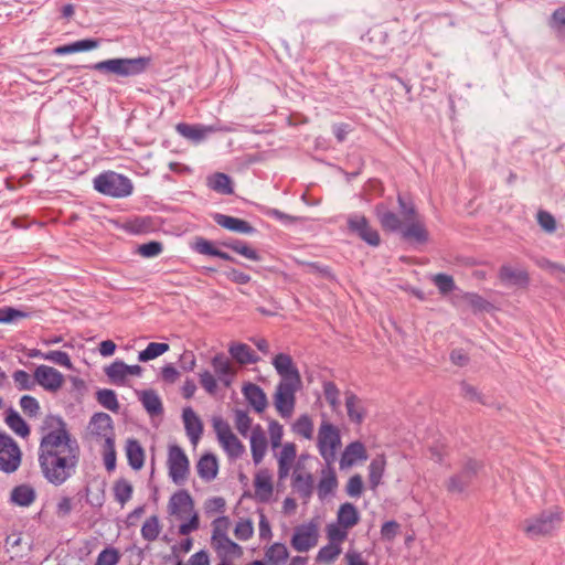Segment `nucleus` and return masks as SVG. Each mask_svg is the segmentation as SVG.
Here are the masks:
<instances>
[{"label":"nucleus","instance_id":"1","mask_svg":"<svg viewBox=\"0 0 565 565\" xmlns=\"http://www.w3.org/2000/svg\"><path fill=\"white\" fill-rule=\"evenodd\" d=\"M45 424L51 430L43 434L38 460L44 479L55 486L64 484L77 470L81 448L60 416H49Z\"/></svg>","mask_w":565,"mask_h":565},{"label":"nucleus","instance_id":"2","mask_svg":"<svg viewBox=\"0 0 565 565\" xmlns=\"http://www.w3.org/2000/svg\"><path fill=\"white\" fill-rule=\"evenodd\" d=\"M150 62L151 58L148 56H139L135 58H109L97 62L90 65L89 68L100 73L128 77L142 74L150 65Z\"/></svg>","mask_w":565,"mask_h":565},{"label":"nucleus","instance_id":"3","mask_svg":"<svg viewBox=\"0 0 565 565\" xmlns=\"http://www.w3.org/2000/svg\"><path fill=\"white\" fill-rule=\"evenodd\" d=\"M309 455H301L289 467L290 487L295 494L308 501L315 490V478L312 468L309 466Z\"/></svg>","mask_w":565,"mask_h":565},{"label":"nucleus","instance_id":"4","mask_svg":"<svg viewBox=\"0 0 565 565\" xmlns=\"http://www.w3.org/2000/svg\"><path fill=\"white\" fill-rule=\"evenodd\" d=\"M563 520L559 508L542 511L537 515L526 519L523 523V533L530 539L552 536Z\"/></svg>","mask_w":565,"mask_h":565},{"label":"nucleus","instance_id":"5","mask_svg":"<svg viewBox=\"0 0 565 565\" xmlns=\"http://www.w3.org/2000/svg\"><path fill=\"white\" fill-rule=\"evenodd\" d=\"M341 445L339 428L329 420H322L318 427L317 449L324 463H334Z\"/></svg>","mask_w":565,"mask_h":565},{"label":"nucleus","instance_id":"6","mask_svg":"<svg viewBox=\"0 0 565 565\" xmlns=\"http://www.w3.org/2000/svg\"><path fill=\"white\" fill-rule=\"evenodd\" d=\"M94 188L97 192L111 198H127L134 191L131 180L115 171H106L94 179Z\"/></svg>","mask_w":565,"mask_h":565},{"label":"nucleus","instance_id":"7","mask_svg":"<svg viewBox=\"0 0 565 565\" xmlns=\"http://www.w3.org/2000/svg\"><path fill=\"white\" fill-rule=\"evenodd\" d=\"M167 465L171 481L177 486H183L190 473V461L180 446H169Z\"/></svg>","mask_w":565,"mask_h":565},{"label":"nucleus","instance_id":"8","mask_svg":"<svg viewBox=\"0 0 565 565\" xmlns=\"http://www.w3.org/2000/svg\"><path fill=\"white\" fill-rule=\"evenodd\" d=\"M303 387L297 366L290 356L285 355V417L291 415L296 405V393Z\"/></svg>","mask_w":565,"mask_h":565},{"label":"nucleus","instance_id":"9","mask_svg":"<svg viewBox=\"0 0 565 565\" xmlns=\"http://www.w3.org/2000/svg\"><path fill=\"white\" fill-rule=\"evenodd\" d=\"M22 459V452L14 439L0 430V471L10 475L15 472Z\"/></svg>","mask_w":565,"mask_h":565},{"label":"nucleus","instance_id":"10","mask_svg":"<svg viewBox=\"0 0 565 565\" xmlns=\"http://www.w3.org/2000/svg\"><path fill=\"white\" fill-rule=\"evenodd\" d=\"M213 429L224 450L231 458H238L244 452V446L239 439L233 434L228 423L222 417L213 418Z\"/></svg>","mask_w":565,"mask_h":565},{"label":"nucleus","instance_id":"11","mask_svg":"<svg viewBox=\"0 0 565 565\" xmlns=\"http://www.w3.org/2000/svg\"><path fill=\"white\" fill-rule=\"evenodd\" d=\"M318 539L319 521L312 519L295 527L290 543L296 551L307 552L316 546Z\"/></svg>","mask_w":565,"mask_h":565},{"label":"nucleus","instance_id":"12","mask_svg":"<svg viewBox=\"0 0 565 565\" xmlns=\"http://www.w3.org/2000/svg\"><path fill=\"white\" fill-rule=\"evenodd\" d=\"M339 488V480L333 463H324L319 473L316 487L317 497L320 501L333 498Z\"/></svg>","mask_w":565,"mask_h":565},{"label":"nucleus","instance_id":"13","mask_svg":"<svg viewBox=\"0 0 565 565\" xmlns=\"http://www.w3.org/2000/svg\"><path fill=\"white\" fill-rule=\"evenodd\" d=\"M34 377L36 384L47 392H57L64 383V375L49 365H39L34 371Z\"/></svg>","mask_w":565,"mask_h":565},{"label":"nucleus","instance_id":"14","mask_svg":"<svg viewBox=\"0 0 565 565\" xmlns=\"http://www.w3.org/2000/svg\"><path fill=\"white\" fill-rule=\"evenodd\" d=\"M89 433L97 439L115 440L114 424L111 417L103 412L95 413L88 424Z\"/></svg>","mask_w":565,"mask_h":565},{"label":"nucleus","instance_id":"15","mask_svg":"<svg viewBox=\"0 0 565 565\" xmlns=\"http://www.w3.org/2000/svg\"><path fill=\"white\" fill-rule=\"evenodd\" d=\"M367 459V451L363 443L355 440L352 443H349L339 460V467L341 470H347L352 468L353 466H356L359 463L364 462Z\"/></svg>","mask_w":565,"mask_h":565},{"label":"nucleus","instance_id":"16","mask_svg":"<svg viewBox=\"0 0 565 565\" xmlns=\"http://www.w3.org/2000/svg\"><path fill=\"white\" fill-rule=\"evenodd\" d=\"M348 227L351 232L356 233L365 243L371 246L380 244V235L376 230L372 228L369 221L363 215H352L348 220Z\"/></svg>","mask_w":565,"mask_h":565},{"label":"nucleus","instance_id":"17","mask_svg":"<svg viewBox=\"0 0 565 565\" xmlns=\"http://www.w3.org/2000/svg\"><path fill=\"white\" fill-rule=\"evenodd\" d=\"M344 406L352 424L361 425L367 416L365 402L352 391L344 392Z\"/></svg>","mask_w":565,"mask_h":565},{"label":"nucleus","instance_id":"18","mask_svg":"<svg viewBox=\"0 0 565 565\" xmlns=\"http://www.w3.org/2000/svg\"><path fill=\"white\" fill-rule=\"evenodd\" d=\"M175 130L182 137L194 142H200L207 136V134L216 131H230L231 129L218 126H202L180 122L177 125Z\"/></svg>","mask_w":565,"mask_h":565},{"label":"nucleus","instance_id":"19","mask_svg":"<svg viewBox=\"0 0 565 565\" xmlns=\"http://www.w3.org/2000/svg\"><path fill=\"white\" fill-rule=\"evenodd\" d=\"M213 221L218 226L234 233L253 235L257 232V230L252 226L249 222L231 215L215 213L213 214Z\"/></svg>","mask_w":565,"mask_h":565},{"label":"nucleus","instance_id":"20","mask_svg":"<svg viewBox=\"0 0 565 565\" xmlns=\"http://www.w3.org/2000/svg\"><path fill=\"white\" fill-rule=\"evenodd\" d=\"M193 500L186 490H179L173 493L168 503L170 514L179 519L193 512Z\"/></svg>","mask_w":565,"mask_h":565},{"label":"nucleus","instance_id":"21","mask_svg":"<svg viewBox=\"0 0 565 565\" xmlns=\"http://www.w3.org/2000/svg\"><path fill=\"white\" fill-rule=\"evenodd\" d=\"M182 418L186 435L191 443L195 445L202 436L203 424L191 407H185L183 409Z\"/></svg>","mask_w":565,"mask_h":565},{"label":"nucleus","instance_id":"22","mask_svg":"<svg viewBox=\"0 0 565 565\" xmlns=\"http://www.w3.org/2000/svg\"><path fill=\"white\" fill-rule=\"evenodd\" d=\"M36 500L35 489L28 483L15 486L10 492V502L14 505L28 508Z\"/></svg>","mask_w":565,"mask_h":565},{"label":"nucleus","instance_id":"23","mask_svg":"<svg viewBox=\"0 0 565 565\" xmlns=\"http://www.w3.org/2000/svg\"><path fill=\"white\" fill-rule=\"evenodd\" d=\"M387 460L381 454L374 457L367 466L369 484L372 490H376L382 483L383 477L386 471Z\"/></svg>","mask_w":565,"mask_h":565},{"label":"nucleus","instance_id":"24","mask_svg":"<svg viewBox=\"0 0 565 565\" xmlns=\"http://www.w3.org/2000/svg\"><path fill=\"white\" fill-rule=\"evenodd\" d=\"M196 470L202 480L206 482L214 480L218 471L216 457L212 454L203 455L196 463Z\"/></svg>","mask_w":565,"mask_h":565},{"label":"nucleus","instance_id":"25","mask_svg":"<svg viewBox=\"0 0 565 565\" xmlns=\"http://www.w3.org/2000/svg\"><path fill=\"white\" fill-rule=\"evenodd\" d=\"M290 430L299 438L311 440L315 433V425L311 416L308 414H301L290 424Z\"/></svg>","mask_w":565,"mask_h":565},{"label":"nucleus","instance_id":"26","mask_svg":"<svg viewBox=\"0 0 565 565\" xmlns=\"http://www.w3.org/2000/svg\"><path fill=\"white\" fill-rule=\"evenodd\" d=\"M212 545L221 559L228 557H241L243 554L242 547L232 541L230 537H223L222 540L213 541Z\"/></svg>","mask_w":565,"mask_h":565},{"label":"nucleus","instance_id":"27","mask_svg":"<svg viewBox=\"0 0 565 565\" xmlns=\"http://www.w3.org/2000/svg\"><path fill=\"white\" fill-rule=\"evenodd\" d=\"M243 393L247 402L257 413H260L265 409L267 405V398L258 385L248 383L243 387Z\"/></svg>","mask_w":565,"mask_h":565},{"label":"nucleus","instance_id":"28","mask_svg":"<svg viewBox=\"0 0 565 565\" xmlns=\"http://www.w3.org/2000/svg\"><path fill=\"white\" fill-rule=\"evenodd\" d=\"M212 366L220 382L225 386H230L234 376L231 363L223 354H216L212 359Z\"/></svg>","mask_w":565,"mask_h":565},{"label":"nucleus","instance_id":"29","mask_svg":"<svg viewBox=\"0 0 565 565\" xmlns=\"http://www.w3.org/2000/svg\"><path fill=\"white\" fill-rule=\"evenodd\" d=\"M360 521V513L356 507L351 502H344L340 504L338 512H337V520L335 522L352 529Z\"/></svg>","mask_w":565,"mask_h":565},{"label":"nucleus","instance_id":"30","mask_svg":"<svg viewBox=\"0 0 565 565\" xmlns=\"http://www.w3.org/2000/svg\"><path fill=\"white\" fill-rule=\"evenodd\" d=\"M126 454L129 466L134 470H140L145 462V451L137 439L127 440Z\"/></svg>","mask_w":565,"mask_h":565},{"label":"nucleus","instance_id":"31","mask_svg":"<svg viewBox=\"0 0 565 565\" xmlns=\"http://www.w3.org/2000/svg\"><path fill=\"white\" fill-rule=\"evenodd\" d=\"M207 185L211 190L223 195H230L234 192L232 179L222 172L209 177Z\"/></svg>","mask_w":565,"mask_h":565},{"label":"nucleus","instance_id":"32","mask_svg":"<svg viewBox=\"0 0 565 565\" xmlns=\"http://www.w3.org/2000/svg\"><path fill=\"white\" fill-rule=\"evenodd\" d=\"M342 553V546L328 541L321 546L316 555V562L322 565L333 564Z\"/></svg>","mask_w":565,"mask_h":565},{"label":"nucleus","instance_id":"33","mask_svg":"<svg viewBox=\"0 0 565 565\" xmlns=\"http://www.w3.org/2000/svg\"><path fill=\"white\" fill-rule=\"evenodd\" d=\"M140 402L147 413L151 416H158L163 413L162 402L159 395L152 390L142 391Z\"/></svg>","mask_w":565,"mask_h":565},{"label":"nucleus","instance_id":"34","mask_svg":"<svg viewBox=\"0 0 565 565\" xmlns=\"http://www.w3.org/2000/svg\"><path fill=\"white\" fill-rule=\"evenodd\" d=\"M256 497L265 502L273 494V483L269 475L265 472L257 473L254 481Z\"/></svg>","mask_w":565,"mask_h":565},{"label":"nucleus","instance_id":"35","mask_svg":"<svg viewBox=\"0 0 565 565\" xmlns=\"http://www.w3.org/2000/svg\"><path fill=\"white\" fill-rule=\"evenodd\" d=\"M499 278L507 285H526L527 274L524 270H515L510 266H502L499 270Z\"/></svg>","mask_w":565,"mask_h":565},{"label":"nucleus","instance_id":"36","mask_svg":"<svg viewBox=\"0 0 565 565\" xmlns=\"http://www.w3.org/2000/svg\"><path fill=\"white\" fill-rule=\"evenodd\" d=\"M230 353L239 364H252L258 361L254 351L245 343L233 344L230 348Z\"/></svg>","mask_w":565,"mask_h":565},{"label":"nucleus","instance_id":"37","mask_svg":"<svg viewBox=\"0 0 565 565\" xmlns=\"http://www.w3.org/2000/svg\"><path fill=\"white\" fill-rule=\"evenodd\" d=\"M6 423L17 435L21 437H28L30 435V427L25 423V420L20 416V414L10 408L7 412Z\"/></svg>","mask_w":565,"mask_h":565},{"label":"nucleus","instance_id":"38","mask_svg":"<svg viewBox=\"0 0 565 565\" xmlns=\"http://www.w3.org/2000/svg\"><path fill=\"white\" fill-rule=\"evenodd\" d=\"M403 237L413 243L423 244L428 241V232L420 222L411 223L404 231Z\"/></svg>","mask_w":565,"mask_h":565},{"label":"nucleus","instance_id":"39","mask_svg":"<svg viewBox=\"0 0 565 565\" xmlns=\"http://www.w3.org/2000/svg\"><path fill=\"white\" fill-rule=\"evenodd\" d=\"M115 500L122 507L131 499L132 484L125 478L118 479L113 487Z\"/></svg>","mask_w":565,"mask_h":565},{"label":"nucleus","instance_id":"40","mask_svg":"<svg viewBox=\"0 0 565 565\" xmlns=\"http://www.w3.org/2000/svg\"><path fill=\"white\" fill-rule=\"evenodd\" d=\"M273 363L277 373L280 375V380L275 388L274 405L279 415L282 416V352L275 355Z\"/></svg>","mask_w":565,"mask_h":565},{"label":"nucleus","instance_id":"41","mask_svg":"<svg viewBox=\"0 0 565 565\" xmlns=\"http://www.w3.org/2000/svg\"><path fill=\"white\" fill-rule=\"evenodd\" d=\"M126 363L121 360H116L105 367V374L109 381L115 385H124L126 382Z\"/></svg>","mask_w":565,"mask_h":565},{"label":"nucleus","instance_id":"42","mask_svg":"<svg viewBox=\"0 0 565 565\" xmlns=\"http://www.w3.org/2000/svg\"><path fill=\"white\" fill-rule=\"evenodd\" d=\"M376 216L385 231L396 232L401 228L398 216L391 211H383V206H376Z\"/></svg>","mask_w":565,"mask_h":565},{"label":"nucleus","instance_id":"43","mask_svg":"<svg viewBox=\"0 0 565 565\" xmlns=\"http://www.w3.org/2000/svg\"><path fill=\"white\" fill-rule=\"evenodd\" d=\"M349 530V527L334 521L327 525L326 535L329 542L342 546V543L348 539Z\"/></svg>","mask_w":565,"mask_h":565},{"label":"nucleus","instance_id":"44","mask_svg":"<svg viewBox=\"0 0 565 565\" xmlns=\"http://www.w3.org/2000/svg\"><path fill=\"white\" fill-rule=\"evenodd\" d=\"M97 402L106 409L117 413L119 411V403L117 395L113 390L102 388L96 392Z\"/></svg>","mask_w":565,"mask_h":565},{"label":"nucleus","instance_id":"45","mask_svg":"<svg viewBox=\"0 0 565 565\" xmlns=\"http://www.w3.org/2000/svg\"><path fill=\"white\" fill-rule=\"evenodd\" d=\"M169 351V344L164 342H150L147 348L139 352L138 360L147 362Z\"/></svg>","mask_w":565,"mask_h":565},{"label":"nucleus","instance_id":"46","mask_svg":"<svg viewBox=\"0 0 565 565\" xmlns=\"http://www.w3.org/2000/svg\"><path fill=\"white\" fill-rule=\"evenodd\" d=\"M161 526L157 515L149 516L141 526V536L149 542L156 541L160 534Z\"/></svg>","mask_w":565,"mask_h":565},{"label":"nucleus","instance_id":"47","mask_svg":"<svg viewBox=\"0 0 565 565\" xmlns=\"http://www.w3.org/2000/svg\"><path fill=\"white\" fill-rule=\"evenodd\" d=\"M267 440L263 434L253 433L250 436L252 456L256 463H258L266 451Z\"/></svg>","mask_w":565,"mask_h":565},{"label":"nucleus","instance_id":"48","mask_svg":"<svg viewBox=\"0 0 565 565\" xmlns=\"http://www.w3.org/2000/svg\"><path fill=\"white\" fill-rule=\"evenodd\" d=\"M462 299L476 312L489 311L492 309V305L476 292H466L462 295Z\"/></svg>","mask_w":565,"mask_h":565},{"label":"nucleus","instance_id":"49","mask_svg":"<svg viewBox=\"0 0 565 565\" xmlns=\"http://www.w3.org/2000/svg\"><path fill=\"white\" fill-rule=\"evenodd\" d=\"M323 395L330 407L335 411L340 406V391L338 386L331 382L326 381L322 384Z\"/></svg>","mask_w":565,"mask_h":565},{"label":"nucleus","instance_id":"50","mask_svg":"<svg viewBox=\"0 0 565 565\" xmlns=\"http://www.w3.org/2000/svg\"><path fill=\"white\" fill-rule=\"evenodd\" d=\"M30 313L13 307H1L0 308V323H11L19 319L29 318Z\"/></svg>","mask_w":565,"mask_h":565},{"label":"nucleus","instance_id":"51","mask_svg":"<svg viewBox=\"0 0 565 565\" xmlns=\"http://www.w3.org/2000/svg\"><path fill=\"white\" fill-rule=\"evenodd\" d=\"M42 359L51 361L52 363L57 364L60 366H65L70 370L73 369L70 355L61 350L47 351L45 352V354L42 355Z\"/></svg>","mask_w":565,"mask_h":565},{"label":"nucleus","instance_id":"52","mask_svg":"<svg viewBox=\"0 0 565 565\" xmlns=\"http://www.w3.org/2000/svg\"><path fill=\"white\" fill-rule=\"evenodd\" d=\"M364 491V483L361 475L351 476L345 484V493L350 498H360Z\"/></svg>","mask_w":565,"mask_h":565},{"label":"nucleus","instance_id":"53","mask_svg":"<svg viewBox=\"0 0 565 565\" xmlns=\"http://www.w3.org/2000/svg\"><path fill=\"white\" fill-rule=\"evenodd\" d=\"M12 377L19 391H30L36 384L35 377L23 370L15 371Z\"/></svg>","mask_w":565,"mask_h":565},{"label":"nucleus","instance_id":"54","mask_svg":"<svg viewBox=\"0 0 565 565\" xmlns=\"http://www.w3.org/2000/svg\"><path fill=\"white\" fill-rule=\"evenodd\" d=\"M120 554L115 547L104 548L97 556L95 565H117Z\"/></svg>","mask_w":565,"mask_h":565},{"label":"nucleus","instance_id":"55","mask_svg":"<svg viewBox=\"0 0 565 565\" xmlns=\"http://www.w3.org/2000/svg\"><path fill=\"white\" fill-rule=\"evenodd\" d=\"M230 519L227 516H218L216 518L212 525H213V532H212V542L222 540L223 537L227 536V531L230 527Z\"/></svg>","mask_w":565,"mask_h":565},{"label":"nucleus","instance_id":"56","mask_svg":"<svg viewBox=\"0 0 565 565\" xmlns=\"http://www.w3.org/2000/svg\"><path fill=\"white\" fill-rule=\"evenodd\" d=\"M20 407L23 413L30 417H35L40 411V404L38 399L31 395H23L20 398Z\"/></svg>","mask_w":565,"mask_h":565},{"label":"nucleus","instance_id":"57","mask_svg":"<svg viewBox=\"0 0 565 565\" xmlns=\"http://www.w3.org/2000/svg\"><path fill=\"white\" fill-rule=\"evenodd\" d=\"M536 220L546 233H554L556 231L555 217L550 212L540 210L536 214Z\"/></svg>","mask_w":565,"mask_h":565},{"label":"nucleus","instance_id":"58","mask_svg":"<svg viewBox=\"0 0 565 565\" xmlns=\"http://www.w3.org/2000/svg\"><path fill=\"white\" fill-rule=\"evenodd\" d=\"M104 463L108 471L116 467L115 440L108 439L107 443H104Z\"/></svg>","mask_w":565,"mask_h":565},{"label":"nucleus","instance_id":"59","mask_svg":"<svg viewBox=\"0 0 565 565\" xmlns=\"http://www.w3.org/2000/svg\"><path fill=\"white\" fill-rule=\"evenodd\" d=\"M193 250L201 255L215 256L217 248L206 238L196 237L193 243Z\"/></svg>","mask_w":565,"mask_h":565},{"label":"nucleus","instance_id":"60","mask_svg":"<svg viewBox=\"0 0 565 565\" xmlns=\"http://www.w3.org/2000/svg\"><path fill=\"white\" fill-rule=\"evenodd\" d=\"M433 281L441 294H448L455 289V281L449 275L437 274L434 276Z\"/></svg>","mask_w":565,"mask_h":565},{"label":"nucleus","instance_id":"61","mask_svg":"<svg viewBox=\"0 0 565 565\" xmlns=\"http://www.w3.org/2000/svg\"><path fill=\"white\" fill-rule=\"evenodd\" d=\"M254 533L253 524L249 520H241L236 523L234 534L239 541H246Z\"/></svg>","mask_w":565,"mask_h":565},{"label":"nucleus","instance_id":"62","mask_svg":"<svg viewBox=\"0 0 565 565\" xmlns=\"http://www.w3.org/2000/svg\"><path fill=\"white\" fill-rule=\"evenodd\" d=\"M163 250V245L160 242L151 241L138 247V252L143 257H156Z\"/></svg>","mask_w":565,"mask_h":565},{"label":"nucleus","instance_id":"63","mask_svg":"<svg viewBox=\"0 0 565 565\" xmlns=\"http://www.w3.org/2000/svg\"><path fill=\"white\" fill-rule=\"evenodd\" d=\"M226 502L222 497H213L206 500L204 504L205 513L212 515L214 513H223L225 511Z\"/></svg>","mask_w":565,"mask_h":565},{"label":"nucleus","instance_id":"64","mask_svg":"<svg viewBox=\"0 0 565 565\" xmlns=\"http://www.w3.org/2000/svg\"><path fill=\"white\" fill-rule=\"evenodd\" d=\"M200 384L211 395H214L217 391V381L207 370L200 373Z\"/></svg>","mask_w":565,"mask_h":565}]
</instances>
